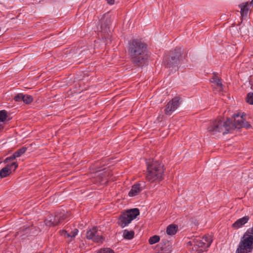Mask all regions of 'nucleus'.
I'll return each mask as SVG.
<instances>
[{
	"mask_svg": "<svg viewBox=\"0 0 253 253\" xmlns=\"http://www.w3.org/2000/svg\"><path fill=\"white\" fill-rule=\"evenodd\" d=\"M33 100L32 96L30 95H24V98L23 101L26 104H29Z\"/></svg>",
	"mask_w": 253,
	"mask_h": 253,
	"instance_id": "5701e85b",
	"label": "nucleus"
},
{
	"mask_svg": "<svg viewBox=\"0 0 253 253\" xmlns=\"http://www.w3.org/2000/svg\"><path fill=\"white\" fill-rule=\"evenodd\" d=\"M18 165L16 162H13L10 165H7L6 167H8L10 168V171H11L12 169L14 171L16 168L18 167Z\"/></svg>",
	"mask_w": 253,
	"mask_h": 253,
	"instance_id": "a878e982",
	"label": "nucleus"
},
{
	"mask_svg": "<svg viewBox=\"0 0 253 253\" xmlns=\"http://www.w3.org/2000/svg\"><path fill=\"white\" fill-rule=\"evenodd\" d=\"M248 2H245L239 5V7L240 8V14L243 18L246 19L248 14L249 8Z\"/></svg>",
	"mask_w": 253,
	"mask_h": 253,
	"instance_id": "4468645a",
	"label": "nucleus"
},
{
	"mask_svg": "<svg viewBox=\"0 0 253 253\" xmlns=\"http://www.w3.org/2000/svg\"><path fill=\"white\" fill-rule=\"evenodd\" d=\"M108 3L109 4H113L114 3L115 0H106Z\"/></svg>",
	"mask_w": 253,
	"mask_h": 253,
	"instance_id": "7c9ffc66",
	"label": "nucleus"
},
{
	"mask_svg": "<svg viewBox=\"0 0 253 253\" xmlns=\"http://www.w3.org/2000/svg\"><path fill=\"white\" fill-rule=\"evenodd\" d=\"M212 84L211 86L215 88L218 91H222L223 90V85L222 84L221 80H211Z\"/></svg>",
	"mask_w": 253,
	"mask_h": 253,
	"instance_id": "2eb2a0df",
	"label": "nucleus"
},
{
	"mask_svg": "<svg viewBox=\"0 0 253 253\" xmlns=\"http://www.w3.org/2000/svg\"><path fill=\"white\" fill-rule=\"evenodd\" d=\"M160 237L158 235H154L152 237H151L149 239V243L150 245H153L156 243L159 242L160 241Z\"/></svg>",
	"mask_w": 253,
	"mask_h": 253,
	"instance_id": "412c9836",
	"label": "nucleus"
},
{
	"mask_svg": "<svg viewBox=\"0 0 253 253\" xmlns=\"http://www.w3.org/2000/svg\"><path fill=\"white\" fill-rule=\"evenodd\" d=\"M147 45L140 40L133 39L128 42V52L131 62L142 67L148 63Z\"/></svg>",
	"mask_w": 253,
	"mask_h": 253,
	"instance_id": "f257e3e1",
	"label": "nucleus"
},
{
	"mask_svg": "<svg viewBox=\"0 0 253 253\" xmlns=\"http://www.w3.org/2000/svg\"><path fill=\"white\" fill-rule=\"evenodd\" d=\"M247 102L251 105H253V92H249L247 94L246 98Z\"/></svg>",
	"mask_w": 253,
	"mask_h": 253,
	"instance_id": "4be33fe9",
	"label": "nucleus"
},
{
	"mask_svg": "<svg viewBox=\"0 0 253 253\" xmlns=\"http://www.w3.org/2000/svg\"><path fill=\"white\" fill-rule=\"evenodd\" d=\"M249 219V216H245L239 218L232 224V227L234 228L238 229L247 223Z\"/></svg>",
	"mask_w": 253,
	"mask_h": 253,
	"instance_id": "ddd939ff",
	"label": "nucleus"
},
{
	"mask_svg": "<svg viewBox=\"0 0 253 253\" xmlns=\"http://www.w3.org/2000/svg\"><path fill=\"white\" fill-rule=\"evenodd\" d=\"M183 52V49L180 47H176L173 50L166 54L163 60L166 66L167 72H169L168 77L171 74L175 73L177 71V66L180 62V57Z\"/></svg>",
	"mask_w": 253,
	"mask_h": 253,
	"instance_id": "7ed1b4c3",
	"label": "nucleus"
},
{
	"mask_svg": "<svg viewBox=\"0 0 253 253\" xmlns=\"http://www.w3.org/2000/svg\"><path fill=\"white\" fill-rule=\"evenodd\" d=\"M4 123L2 122H0V130L3 128Z\"/></svg>",
	"mask_w": 253,
	"mask_h": 253,
	"instance_id": "72a5a7b5",
	"label": "nucleus"
},
{
	"mask_svg": "<svg viewBox=\"0 0 253 253\" xmlns=\"http://www.w3.org/2000/svg\"><path fill=\"white\" fill-rule=\"evenodd\" d=\"M253 250V227L248 228L240 239L236 253H252Z\"/></svg>",
	"mask_w": 253,
	"mask_h": 253,
	"instance_id": "39448f33",
	"label": "nucleus"
},
{
	"mask_svg": "<svg viewBox=\"0 0 253 253\" xmlns=\"http://www.w3.org/2000/svg\"><path fill=\"white\" fill-rule=\"evenodd\" d=\"M243 115H242L241 117H240L239 114H234V124L232 123L233 125V128L232 129H234L235 128L238 127L240 128L245 126V123H247V122L245 121V119L243 118Z\"/></svg>",
	"mask_w": 253,
	"mask_h": 253,
	"instance_id": "f8f14e48",
	"label": "nucleus"
},
{
	"mask_svg": "<svg viewBox=\"0 0 253 253\" xmlns=\"http://www.w3.org/2000/svg\"><path fill=\"white\" fill-rule=\"evenodd\" d=\"M249 83L251 85V88L253 89V80H249Z\"/></svg>",
	"mask_w": 253,
	"mask_h": 253,
	"instance_id": "473e14b6",
	"label": "nucleus"
},
{
	"mask_svg": "<svg viewBox=\"0 0 253 253\" xmlns=\"http://www.w3.org/2000/svg\"><path fill=\"white\" fill-rule=\"evenodd\" d=\"M11 171H10V168L8 167L5 166L0 170V177L3 178L9 176Z\"/></svg>",
	"mask_w": 253,
	"mask_h": 253,
	"instance_id": "dca6fc26",
	"label": "nucleus"
},
{
	"mask_svg": "<svg viewBox=\"0 0 253 253\" xmlns=\"http://www.w3.org/2000/svg\"><path fill=\"white\" fill-rule=\"evenodd\" d=\"M214 77H213L211 79L214 80V79H219L218 77L216 76V74L214 73Z\"/></svg>",
	"mask_w": 253,
	"mask_h": 253,
	"instance_id": "f704fd0d",
	"label": "nucleus"
},
{
	"mask_svg": "<svg viewBox=\"0 0 253 253\" xmlns=\"http://www.w3.org/2000/svg\"><path fill=\"white\" fill-rule=\"evenodd\" d=\"M104 172H101L98 175H101V176L102 177V178L103 179V176H105V174H104L103 173Z\"/></svg>",
	"mask_w": 253,
	"mask_h": 253,
	"instance_id": "c9c22d12",
	"label": "nucleus"
},
{
	"mask_svg": "<svg viewBox=\"0 0 253 253\" xmlns=\"http://www.w3.org/2000/svg\"><path fill=\"white\" fill-rule=\"evenodd\" d=\"M177 228V225L170 224L167 227V233L169 235H173L176 233Z\"/></svg>",
	"mask_w": 253,
	"mask_h": 253,
	"instance_id": "f3484780",
	"label": "nucleus"
},
{
	"mask_svg": "<svg viewBox=\"0 0 253 253\" xmlns=\"http://www.w3.org/2000/svg\"><path fill=\"white\" fill-rule=\"evenodd\" d=\"M123 236L124 239L127 240H131L133 238L134 236V232L132 230L128 231L126 229L123 231Z\"/></svg>",
	"mask_w": 253,
	"mask_h": 253,
	"instance_id": "a211bd4d",
	"label": "nucleus"
},
{
	"mask_svg": "<svg viewBox=\"0 0 253 253\" xmlns=\"http://www.w3.org/2000/svg\"><path fill=\"white\" fill-rule=\"evenodd\" d=\"M139 213V211L137 208L126 210L120 215L118 219V225L123 228L125 227L135 219Z\"/></svg>",
	"mask_w": 253,
	"mask_h": 253,
	"instance_id": "423d86ee",
	"label": "nucleus"
},
{
	"mask_svg": "<svg viewBox=\"0 0 253 253\" xmlns=\"http://www.w3.org/2000/svg\"><path fill=\"white\" fill-rule=\"evenodd\" d=\"M193 245L196 248H200L198 253L203 252L204 250L209 247L212 242V240L210 236H205L202 238L197 237L193 240Z\"/></svg>",
	"mask_w": 253,
	"mask_h": 253,
	"instance_id": "0eeeda50",
	"label": "nucleus"
},
{
	"mask_svg": "<svg viewBox=\"0 0 253 253\" xmlns=\"http://www.w3.org/2000/svg\"><path fill=\"white\" fill-rule=\"evenodd\" d=\"M8 117L7 112L5 110L0 111V122H4Z\"/></svg>",
	"mask_w": 253,
	"mask_h": 253,
	"instance_id": "aec40b11",
	"label": "nucleus"
},
{
	"mask_svg": "<svg viewBox=\"0 0 253 253\" xmlns=\"http://www.w3.org/2000/svg\"><path fill=\"white\" fill-rule=\"evenodd\" d=\"M233 128L232 121L227 119L226 121L223 122L220 119L211 122L207 128L209 133L214 135L218 132H221L223 135L230 132Z\"/></svg>",
	"mask_w": 253,
	"mask_h": 253,
	"instance_id": "20e7f679",
	"label": "nucleus"
},
{
	"mask_svg": "<svg viewBox=\"0 0 253 253\" xmlns=\"http://www.w3.org/2000/svg\"><path fill=\"white\" fill-rule=\"evenodd\" d=\"M146 187V183L144 181H139L133 185L128 193L130 197H134L138 195Z\"/></svg>",
	"mask_w": 253,
	"mask_h": 253,
	"instance_id": "9b49d317",
	"label": "nucleus"
},
{
	"mask_svg": "<svg viewBox=\"0 0 253 253\" xmlns=\"http://www.w3.org/2000/svg\"><path fill=\"white\" fill-rule=\"evenodd\" d=\"M181 99L179 96H175L168 102L164 110V113L166 115L170 116L180 106Z\"/></svg>",
	"mask_w": 253,
	"mask_h": 253,
	"instance_id": "1a4fd4ad",
	"label": "nucleus"
},
{
	"mask_svg": "<svg viewBox=\"0 0 253 253\" xmlns=\"http://www.w3.org/2000/svg\"><path fill=\"white\" fill-rule=\"evenodd\" d=\"M97 253H115L114 250L110 248H106L101 249L97 252Z\"/></svg>",
	"mask_w": 253,
	"mask_h": 253,
	"instance_id": "b1692460",
	"label": "nucleus"
},
{
	"mask_svg": "<svg viewBox=\"0 0 253 253\" xmlns=\"http://www.w3.org/2000/svg\"><path fill=\"white\" fill-rule=\"evenodd\" d=\"M24 98V94L23 93H18L14 97V100L15 101L19 102L23 101Z\"/></svg>",
	"mask_w": 253,
	"mask_h": 253,
	"instance_id": "393cba45",
	"label": "nucleus"
},
{
	"mask_svg": "<svg viewBox=\"0 0 253 253\" xmlns=\"http://www.w3.org/2000/svg\"><path fill=\"white\" fill-rule=\"evenodd\" d=\"M60 234L62 236H64L65 237L69 238L70 237L69 233L66 230H61L60 231Z\"/></svg>",
	"mask_w": 253,
	"mask_h": 253,
	"instance_id": "c85d7f7f",
	"label": "nucleus"
},
{
	"mask_svg": "<svg viewBox=\"0 0 253 253\" xmlns=\"http://www.w3.org/2000/svg\"><path fill=\"white\" fill-rule=\"evenodd\" d=\"M16 158L15 156L13 154L12 155L10 156L5 158V159L3 161L4 163H7L9 161L14 160Z\"/></svg>",
	"mask_w": 253,
	"mask_h": 253,
	"instance_id": "bb28decb",
	"label": "nucleus"
},
{
	"mask_svg": "<svg viewBox=\"0 0 253 253\" xmlns=\"http://www.w3.org/2000/svg\"><path fill=\"white\" fill-rule=\"evenodd\" d=\"M1 163V162H0V164Z\"/></svg>",
	"mask_w": 253,
	"mask_h": 253,
	"instance_id": "4c0bfd02",
	"label": "nucleus"
},
{
	"mask_svg": "<svg viewBox=\"0 0 253 253\" xmlns=\"http://www.w3.org/2000/svg\"><path fill=\"white\" fill-rule=\"evenodd\" d=\"M79 230L75 228L73 231H72L70 233H69L70 237L74 238L77 235Z\"/></svg>",
	"mask_w": 253,
	"mask_h": 253,
	"instance_id": "cd10ccee",
	"label": "nucleus"
},
{
	"mask_svg": "<svg viewBox=\"0 0 253 253\" xmlns=\"http://www.w3.org/2000/svg\"><path fill=\"white\" fill-rule=\"evenodd\" d=\"M27 147H23L17 150L13 154L15 156L16 158H18L22 156L23 154H24L27 151Z\"/></svg>",
	"mask_w": 253,
	"mask_h": 253,
	"instance_id": "6ab92c4d",
	"label": "nucleus"
},
{
	"mask_svg": "<svg viewBox=\"0 0 253 253\" xmlns=\"http://www.w3.org/2000/svg\"><path fill=\"white\" fill-rule=\"evenodd\" d=\"M146 180L151 182H159L164 179V165L156 160H150L146 162Z\"/></svg>",
	"mask_w": 253,
	"mask_h": 253,
	"instance_id": "f03ea898",
	"label": "nucleus"
},
{
	"mask_svg": "<svg viewBox=\"0 0 253 253\" xmlns=\"http://www.w3.org/2000/svg\"><path fill=\"white\" fill-rule=\"evenodd\" d=\"M250 5L251 6H253V0H252L250 2Z\"/></svg>",
	"mask_w": 253,
	"mask_h": 253,
	"instance_id": "e433bc0d",
	"label": "nucleus"
},
{
	"mask_svg": "<svg viewBox=\"0 0 253 253\" xmlns=\"http://www.w3.org/2000/svg\"><path fill=\"white\" fill-rule=\"evenodd\" d=\"M66 216L63 212H57L54 215H50L45 219L44 223L48 226H54L58 225Z\"/></svg>",
	"mask_w": 253,
	"mask_h": 253,
	"instance_id": "6e6552de",
	"label": "nucleus"
},
{
	"mask_svg": "<svg viewBox=\"0 0 253 253\" xmlns=\"http://www.w3.org/2000/svg\"><path fill=\"white\" fill-rule=\"evenodd\" d=\"M86 238L88 240H91L96 243H102L104 241V238L100 234V231L97 227H93L87 231Z\"/></svg>",
	"mask_w": 253,
	"mask_h": 253,
	"instance_id": "9d476101",
	"label": "nucleus"
},
{
	"mask_svg": "<svg viewBox=\"0 0 253 253\" xmlns=\"http://www.w3.org/2000/svg\"><path fill=\"white\" fill-rule=\"evenodd\" d=\"M243 127H246L247 128H250L251 127V125L248 124V123L247 122V123H245V126H243Z\"/></svg>",
	"mask_w": 253,
	"mask_h": 253,
	"instance_id": "2f4dec72",
	"label": "nucleus"
},
{
	"mask_svg": "<svg viewBox=\"0 0 253 253\" xmlns=\"http://www.w3.org/2000/svg\"><path fill=\"white\" fill-rule=\"evenodd\" d=\"M60 234L62 236H64L65 237L69 238L70 237L69 233L66 230H61L60 231Z\"/></svg>",
	"mask_w": 253,
	"mask_h": 253,
	"instance_id": "c756f323",
	"label": "nucleus"
}]
</instances>
